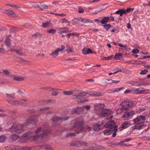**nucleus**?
Returning a JSON list of instances; mask_svg holds the SVG:
<instances>
[{"instance_id": "nucleus-58", "label": "nucleus", "mask_w": 150, "mask_h": 150, "mask_svg": "<svg viewBox=\"0 0 150 150\" xmlns=\"http://www.w3.org/2000/svg\"><path fill=\"white\" fill-rule=\"evenodd\" d=\"M81 108H82V109L83 108H85L87 110H89L90 109L91 107L90 105H83Z\"/></svg>"}, {"instance_id": "nucleus-38", "label": "nucleus", "mask_w": 150, "mask_h": 150, "mask_svg": "<svg viewBox=\"0 0 150 150\" xmlns=\"http://www.w3.org/2000/svg\"><path fill=\"white\" fill-rule=\"evenodd\" d=\"M5 43L7 47L10 46L11 45L10 39L8 38L6 39L5 41Z\"/></svg>"}, {"instance_id": "nucleus-63", "label": "nucleus", "mask_w": 150, "mask_h": 150, "mask_svg": "<svg viewBox=\"0 0 150 150\" xmlns=\"http://www.w3.org/2000/svg\"><path fill=\"white\" fill-rule=\"evenodd\" d=\"M33 37H40V34L38 33H36L33 35H32Z\"/></svg>"}, {"instance_id": "nucleus-45", "label": "nucleus", "mask_w": 150, "mask_h": 150, "mask_svg": "<svg viewBox=\"0 0 150 150\" xmlns=\"http://www.w3.org/2000/svg\"><path fill=\"white\" fill-rule=\"evenodd\" d=\"M105 80H107L108 81H111V82L108 83H110V84L112 83H118V82H120V81H115L114 80H112L111 79H106Z\"/></svg>"}, {"instance_id": "nucleus-54", "label": "nucleus", "mask_w": 150, "mask_h": 150, "mask_svg": "<svg viewBox=\"0 0 150 150\" xmlns=\"http://www.w3.org/2000/svg\"><path fill=\"white\" fill-rule=\"evenodd\" d=\"M122 71V70L121 69H120L114 72L113 73H108V74L109 76H110L111 75H112V74H115L119 72H121Z\"/></svg>"}, {"instance_id": "nucleus-10", "label": "nucleus", "mask_w": 150, "mask_h": 150, "mask_svg": "<svg viewBox=\"0 0 150 150\" xmlns=\"http://www.w3.org/2000/svg\"><path fill=\"white\" fill-rule=\"evenodd\" d=\"M111 112V110L109 109L103 110L100 112V117L101 118L107 117L110 114Z\"/></svg>"}, {"instance_id": "nucleus-64", "label": "nucleus", "mask_w": 150, "mask_h": 150, "mask_svg": "<svg viewBox=\"0 0 150 150\" xmlns=\"http://www.w3.org/2000/svg\"><path fill=\"white\" fill-rule=\"evenodd\" d=\"M33 6L35 8H40V5L38 4L37 3H34L33 4Z\"/></svg>"}, {"instance_id": "nucleus-28", "label": "nucleus", "mask_w": 150, "mask_h": 150, "mask_svg": "<svg viewBox=\"0 0 150 150\" xmlns=\"http://www.w3.org/2000/svg\"><path fill=\"white\" fill-rule=\"evenodd\" d=\"M122 117L125 120H128L131 119V118L129 116V115L127 112L124 113L122 116Z\"/></svg>"}, {"instance_id": "nucleus-35", "label": "nucleus", "mask_w": 150, "mask_h": 150, "mask_svg": "<svg viewBox=\"0 0 150 150\" xmlns=\"http://www.w3.org/2000/svg\"><path fill=\"white\" fill-rule=\"evenodd\" d=\"M71 31L69 30V28H68L67 29H63L62 31H59V33L60 34H62L63 33H68L71 32Z\"/></svg>"}, {"instance_id": "nucleus-39", "label": "nucleus", "mask_w": 150, "mask_h": 150, "mask_svg": "<svg viewBox=\"0 0 150 150\" xmlns=\"http://www.w3.org/2000/svg\"><path fill=\"white\" fill-rule=\"evenodd\" d=\"M81 21L84 23H92L93 21L88 19L81 18Z\"/></svg>"}, {"instance_id": "nucleus-44", "label": "nucleus", "mask_w": 150, "mask_h": 150, "mask_svg": "<svg viewBox=\"0 0 150 150\" xmlns=\"http://www.w3.org/2000/svg\"><path fill=\"white\" fill-rule=\"evenodd\" d=\"M131 119L132 118V116L134 115V111L133 110H130L127 112Z\"/></svg>"}, {"instance_id": "nucleus-34", "label": "nucleus", "mask_w": 150, "mask_h": 150, "mask_svg": "<svg viewBox=\"0 0 150 150\" xmlns=\"http://www.w3.org/2000/svg\"><path fill=\"white\" fill-rule=\"evenodd\" d=\"M13 79L16 81H22L24 80V78L18 76H15L13 78Z\"/></svg>"}, {"instance_id": "nucleus-49", "label": "nucleus", "mask_w": 150, "mask_h": 150, "mask_svg": "<svg viewBox=\"0 0 150 150\" xmlns=\"http://www.w3.org/2000/svg\"><path fill=\"white\" fill-rule=\"evenodd\" d=\"M47 32L51 34H55L56 33V31L55 30L53 29H50L49 30L47 31Z\"/></svg>"}, {"instance_id": "nucleus-1", "label": "nucleus", "mask_w": 150, "mask_h": 150, "mask_svg": "<svg viewBox=\"0 0 150 150\" xmlns=\"http://www.w3.org/2000/svg\"><path fill=\"white\" fill-rule=\"evenodd\" d=\"M51 131L48 129H46L43 127H40L35 130V133L36 134L32 137V133L31 132H28L23 134L20 138V140L23 142H25L29 139L33 138V139L35 140L41 138L42 140H45L47 137L48 134L50 133Z\"/></svg>"}, {"instance_id": "nucleus-4", "label": "nucleus", "mask_w": 150, "mask_h": 150, "mask_svg": "<svg viewBox=\"0 0 150 150\" xmlns=\"http://www.w3.org/2000/svg\"><path fill=\"white\" fill-rule=\"evenodd\" d=\"M120 105L122 107V109L125 110L130 108L134 106V103L132 100H125L121 103Z\"/></svg>"}, {"instance_id": "nucleus-11", "label": "nucleus", "mask_w": 150, "mask_h": 150, "mask_svg": "<svg viewBox=\"0 0 150 150\" xmlns=\"http://www.w3.org/2000/svg\"><path fill=\"white\" fill-rule=\"evenodd\" d=\"M105 127L106 128L109 127L110 128L114 127L117 129V126L116 125V124L115 122L112 120L107 122L106 125H105Z\"/></svg>"}, {"instance_id": "nucleus-13", "label": "nucleus", "mask_w": 150, "mask_h": 150, "mask_svg": "<svg viewBox=\"0 0 150 150\" xmlns=\"http://www.w3.org/2000/svg\"><path fill=\"white\" fill-rule=\"evenodd\" d=\"M82 52L84 55L88 54L93 53L92 50L90 48L86 49L83 48L82 50Z\"/></svg>"}, {"instance_id": "nucleus-47", "label": "nucleus", "mask_w": 150, "mask_h": 150, "mask_svg": "<svg viewBox=\"0 0 150 150\" xmlns=\"http://www.w3.org/2000/svg\"><path fill=\"white\" fill-rule=\"evenodd\" d=\"M50 25V23L48 22H46L43 23L42 25V26L43 28H46L49 26Z\"/></svg>"}, {"instance_id": "nucleus-31", "label": "nucleus", "mask_w": 150, "mask_h": 150, "mask_svg": "<svg viewBox=\"0 0 150 150\" xmlns=\"http://www.w3.org/2000/svg\"><path fill=\"white\" fill-rule=\"evenodd\" d=\"M7 97L9 99H14L15 94L14 93H13L12 94H8L7 93H6Z\"/></svg>"}, {"instance_id": "nucleus-41", "label": "nucleus", "mask_w": 150, "mask_h": 150, "mask_svg": "<svg viewBox=\"0 0 150 150\" xmlns=\"http://www.w3.org/2000/svg\"><path fill=\"white\" fill-rule=\"evenodd\" d=\"M111 25L109 24H106L104 25L103 27L107 31L111 27Z\"/></svg>"}, {"instance_id": "nucleus-12", "label": "nucleus", "mask_w": 150, "mask_h": 150, "mask_svg": "<svg viewBox=\"0 0 150 150\" xmlns=\"http://www.w3.org/2000/svg\"><path fill=\"white\" fill-rule=\"evenodd\" d=\"M35 117L36 116H35L32 115L30 116L29 118L28 119L27 121L24 124V125L26 126L32 122H33L36 121L37 120L35 119Z\"/></svg>"}, {"instance_id": "nucleus-17", "label": "nucleus", "mask_w": 150, "mask_h": 150, "mask_svg": "<svg viewBox=\"0 0 150 150\" xmlns=\"http://www.w3.org/2000/svg\"><path fill=\"white\" fill-rule=\"evenodd\" d=\"M84 93V92H82L78 93V94L74 96L75 97V98L74 97V98H77L81 100V99H82L85 96V95L83 94Z\"/></svg>"}, {"instance_id": "nucleus-40", "label": "nucleus", "mask_w": 150, "mask_h": 150, "mask_svg": "<svg viewBox=\"0 0 150 150\" xmlns=\"http://www.w3.org/2000/svg\"><path fill=\"white\" fill-rule=\"evenodd\" d=\"M125 110L122 108V107L120 105L119 108L117 110V114H120L122 112L124 111Z\"/></svg>"}, {"instance_id": "nucleus-56", "label": "nucleus", "mask_w": 150, "mask_h": 150, "mask_svg": "<svg viewBox=\"0 0 150 150\" xmlns=\"http://www.w3.org/2000/svg\"><path fill=\"white\" fill-rule=\"evenodd\" d=\"M66 51L68 53H69L73 51L72 48H70V47H68L67 48Z\"/></svg>"}, {"instance_id": "nucleus-48", "label": "nucleus", "mask_w": 150, "mask_h": 150, "mask_svg": "<svg viewBox=\"0 0 150 150\" xmlns=\"http://www.w3.org/2000/svg\"><path fill=\"white\" fill-rule=\"evenodd\" d=\"M76 136V134L75 133L71 132L70 133L66 135L67 137H74Z\"/></svg>"}, {"instance_id": "nucleus-3", "label": "nucleus", "mask_w": 150, "mask_h": 150, "mask_svg": "<svg viewBox=\"0 0 150 150\" xmlns=\"http://www.w3.org/2000/svg\"><path fill=\"white\" fill-rule=\"evenodd\" d=\"M23 125L22 124H14L12 126L8 129L10 132H16L18 134H20L23 132Z\"/></svg>"}, {"instance_id": "nucleus-52", "label": "nucleus", "mask_w": 150, "mask_h": 150, "mask_svg": "<svg viewBox=\"0 0 150 150\" xmlns=\"http://www.w3.org/2000/svg\"><path fill=\"white\" fill-rule=\"evenodd\" d=\"M123 140H122L120 142H119V145L121 146H124L125 147H127L129 146L127 144H124L125 142H123Z\"/></svg>"}, {"instance_id": "nucleus-24", "label": "nucleus", "mask_w": 150, "mask_h": 150, "mask_svg": "<svg viewBox=\"0 0 150 150\" xmlns=\"http://www.w3.org/2000/svg\"><path fill=\"white\" fill-rule=\"evenodd\" d=\"M8 103L17 106L19 105H22V102L18 101H9Z\"/></svg>"}, {"instance_id": "nucleus-62", "label": "nucleus", "mask_w": 150, "mask_h": 150, "mask_svg": "<svg viewBox=\"0 0 150 150\" xmlns=\"http://www.w3.org/2000/svg\"><path fill=\"white\" fill-rule=\"evenodd\" d=\"M132 140L131 138H127V139H124L123 141V142H128L130 141H131Z\"/></svg>"}, {"instance_id": "nucleus-9", "label": "nucleus", "mask_w": 150, "mask_h": 150, "mask_svg": "<svg viewBox=\"0 0 150 150\" xmlns=\"http://www.w3.org/2000/svg\"><path fill=\"white\" fill-rule=\"evenodd\" d=\"M69 119L68 117H58L57 115H54L52 119V120L53 122L55 123L59 121H66Z\"/></svg>"}, {"instance_id": "nucleus-59", "label": "nucleus", "mask_w": 150, "mask_h": 150, "mask_svg": "<svg viewBox=\"0 0 150 150\" xmlns=\"http://www.w3.org/2000/svg\"><path fill=\"white\" fill-rule=\"evenodd\" d=\"M139 52V50L137 49H134L132 51V52L133 53L135 54L138 53Z\"/></svg>"}, {"instance_id": "nucleus-20", "label": "nucleus", "mask_w": 150, "mask_h": 150, "mask_svg": "<svg viewBox=\"0 0 150 150\" xmlns=\"http://www.w3.org/2000/svg\"><path fill=\"white\" fill-rule=\"evenodd\" d=\"M125 10L124 8L118 10L117 11H116L113 13V14H119L120 16H121L123 14L125 13Z\"/></svg>"}, {"instance_id": "nucleus-27", "label": "nucleus", "mask_w": 150, "mask_h": 150, "mask_svg": "<svg viewBox=\"0 0 150 150\" xmlns=\"http://www.w3.org/2000/svg\"><path fill=\"white\" fill-rule=\"evenodd\" d=\"M18 137L17 135L16 134H13L11 135L9 138L12 141H16Z\"/></svg>"}, {"instance_id": "nucleus-21", "label": "nucleus", "mask_w": 150, "mask_h": 150, "mask_svg": "<svg viewBox=\"0 0 150 150\" xmlns=\"http://www.w3.org/2000/svg\"><path fill=\"white\" fill-rule=\"evenodd\" d=\"M40 4L39 8L41 9V10H42L45 9H47L48 8V6L45 5L43 2L40 3Z\"/></svg>"}, {"instance_id": "nucleus-53", "label": "nucleus", "mask_w": 150, "mask_h": 150, "mask_svg": "<svg viewBox=\"0 0 150 150\" xmlns=\"http://www.w3.org/2000/svg\"><path fill=\"white\" fill-rule=\"evenodd\" d=\"M6 5L7 6H11V7H14L16 9H18L19 8L18 6H16L15 5H11L10 4H6Z\"/></svg>"}, {"instance_id": "nucleus-18", "label": "nucleus", "mask_w": 150, "mask_h": 150, "mask_svg": "<svg viewBox=\"0 0 150 150\" xmlns=\"http://www.w3.org/2000/svg\"><path fill=\"white\" fill-rule=\"evenodd\" d=\"M49 91L52 92L51 94L52 96H56L58 94V92L56 89L50 88L49 89Z\"/></svg>"}, {"instance_id": "nucleus-57", "label": "nucleus", "mask_w": 150, "mask_h": 150, "mask_svg": "<svg viewBox=\"0 0 150 150\" xmlns=\"http://www.w3.org/2000/svg\"><path fill=\"white\" fill-rule=\"evenodd\" d=\"M133 9L131 8H128L126 10H125V14L126 13H129L130 11H133Z\"/></svg>"}, {"instance_id": "nucleus-22", "label": "nucleus", "mask_w": 150, "mask_h": 150, "mask_svg": "<svg viewBox=\"0 0 150 150\" xmlns=\"http://www.w3.org/2000/svg\"><path fill=\"white\" fill-rule=\"evenodd\" d=\"M118 45L121 47V49L122 50L126 51H128V48L127 45H123L121 43H119Z\"/></svg>"}, {"instance_id": "nucleus-7", "label": "nucleus", "mask_w": 150, "mask_h": 150, "mask_svg": "<svg viewBox=\"0 0 150 150\" xmlns=\"http://www.w3.org/2000/svg\"><path fill=\"white\" fill-rule=\"evenodd\" d=\"M144 88L142 87H139V88H136L134 91H138V92H137V93L138 94H150V89H145L142 90Z\"/></svg>"}, {"instance_id": "nucleus-23", "label": "nucleus", "mask_w": 150, "mask_h": 150, "mask_svg": "<svg viewBox=\"0 0 150 150\" xmlns=\"http://www.w3.org/2000/svg\"><path fill=\"white\" fill-rule=\"evenodd\" d=\"M100 125H101L96 124L93 125V129L94 131H98L100 129Z\"/></svg>"}, {"instance_id": "nucleus-30", "label": "nucleus", "mask_w": 150, "mask_h": 150, "mask_svg": "<svg viewBox=\"0 0 150 150\" xmlns=\"http://www.w3.org/2000/svg\"><path fill=\"white\" fill-rule=\"evenodd\" d=\"M134 127V129H143V128L144 127V125H139V124H138L135 125Z\"/></svg>"}, {"instance_id": "nucleus-8", "label": "nucleus", "mask_w": 150, "mask_h": 150, "mask_svg": "<svg viewBox=\"0 0 150 150\" xmlns=\"http://www.w3.org/2000/svg\"><path fill=\"white\" fill-rule=\"evenodd\" d=\"M145 120V116L142 115H139L136 118L133 120V121L135 124H140L142 123H143Z\"/></svg>"}, {"instance_id": "nucleus-42", "label": "nucleus", "mask_w": 150, "mask_h": 150, "mask_svg": "<svg viewBox=\"0 0 150 150\" xmlns=\"http://www.w3.org/2000/svg\"><path fill=\"white\" fill-rule=\"evenodd\" d=\"M6 137L5 135H2L0 136V143H3L5 140Z\"/></svg>"}, {"instance_id": "nucleus-19", "label": "nucleus", "mask_w": 150, "mask_h": 150, "mask_svg": "<svg viewBox=\"0 0 150 150\" xmlns=\"http://www.w3.org/2000/svg\"><path fill=\"white\" fill-rule=\"evenodd\" d=\"M109 21V18L108 17H105L103 19L100 21V23L103 24H106Z\"/></svg>"}, {"instance_id": "nucleus-33", "label": "nucleus", "mask_w": 150, "mask_h": 150, "mask_svg": "<svg viewBox=\"0 0 150 150\" xmlns=\"http://www.w3.org/2000/svg\"><path fill=\"white\" fill-rule=\"evenodd\" d=\"M103 104H98L95 105H94V108L95 110H100L102 108L101 107V105Z\"/></svg>"}, {"instance_id": "nucleus-6", "label": "nucleus", "mask_w": 150, "mask_h": 150, "mask_svg": "<svg viewBox=\"0 0 150 150\" xmlns=\"http://www.w3.org/2000/svg\"><path fill=\"white\" fill-rule=\"evenodd\" d=\"M87 143L82 140H77L72 143L71 144V146L79 147L82 146H87Z\"/></svg>"}, {"instance_id": "nucleus-60", "label": "nucleus", "mask_w": 150, "mask_h": 150, "mask_svg": "<svg viewBox=\"0 0 150 150\" xmlns=\"http://www.w3.org/2000/svg\"><path fill=\"white\" fill-rule=\"evenodd\" d=\"M68 28L66 27H62V28H56V30H57L59 31H62V30H63V29H67Z\"/></svg>"}, {"instance_id": "nucleus-25", "label": "nucleus", "mask_w": 150, "mask_h": 150, "mask_svg": "<svg viewBox=\"0 0 150 150\" xmlns=\"http://www.w3.org/2000/svg\"><path fill=\"white\" fill-rule=\"evenodd\" d=\"M59 51V48H57L50 55H51L53 57H56L58 55V52Z\"/></svg>"}, {"instance_id": "nucleus-37", "label": "nucleus", "mask_w": 150, "mask_h": 150, "mask_svg": "<svg viewBox=\"0 0 150 150\" xmlns=\"http://www.w3.org/2000/svg\"><path fill=\"white\" fill-rule=\"evenodd\" d=\"M127 83L132 85L137 86V84L138 83V82L135 81H129Z\"/></svg>"}, {"instance_id": "nucleus-36", "label": "nucleus", "mask_w": 150, "mask_h": 150, "mask_svg": "<svg viewBox=\"0 0 150 150\" xmlns=\"http://www.w3.org/2000/svg\"><path fill=\"white\" fill-rule=\"evenodd\" d=\"M63 93L66 95H70L73 94V92L72 91H64Z\"/></svg>"}, {"instance_id": "nucleus-43", "label": "nucleus", "mask_w": 150, "mask_h": 150, "mask_svg": "<svg viewBox=\"0 0 150 150\" xmlns=\"http://www.w3.org/2000/svg\"><path fill=\"white\" fill-rule=\"evenodd\" d=\"M119 142H117L115 141H112V142H108V144H111V145H114L115 146H118L119 145Z\"/></svg>"}, {"instance_id": "nucleus-55", "label": "nucleus", "mask_w": 150, "mask_h": 150, "mask_svg": "<svg viewBox=\"0 0 150 150\" xmlns=\"http://www.w3.org/2000/svg\"><path fill=\"white\" fill-rule=\"evenodd\" d=\"M49 107H46L45 108H41L40 109L39 111L41 112L42 111H43V112H45L47 110H49Z\"/></svg>"}, {"instance_id": "nucleus-29", "label": "nucleus", "mask_w": 150, "mask_h": 150, "mask_svg": "<svg viewBox=\"0 0 150 150\" xmlns=\"http://www.w3.org/2000/svg\"><path fill=\"white\" fill-rule=\"evenodd\" d=\"M82 109L81 107H78L74 109L73 112L75 113L79 114L80 113L81 110Z\"/></svg>"}, {"instance_id": "nucleus-32", "label": "nucleus", "mask_w": 150, "mask_h": 150, "mask_svg": "<svg viewBox=\"0 0 150 150\" xmlns=\"http://www.w3.org/2000/svg\"><path fill=\"white\" fill-rule=\"evenodd\" d=\"M145 110V108H139L138 109H137L136 110V113H140Z\"/></svg>"}, {"instance_id": "nucleus-15", "label": "nucleus", "mask_w": 150, "mask_h": 150, "mask_svg": "<svg viewBox=\"0 0 150 150\" xmlns=\"http://www.w3.org/2000/svg\"><path fill=\"white\" fill-rule=\"evenodd\" d=\"M4 13L10 16L14 17L16 16V14L14 13L11 10H6Z\"/></svg>"}, {"instance_id": "nucleus-14", "label": "nucleus", "mask_w": 150, "mask_h": 150, "mask_svg": "<svg viewBox=\"0 0 150 150\" xmlns=\"http://www.w3.org/2000/svg\"><path fill=\"white\" fill-rule=\"evenodd\" d=\"M130 126V124L128 122H125L121 125V126L119 128L120 130H121L128 127Z\"/></svg>"}, {"instance_id": "nucleus-2", "label": "nucleus", "mask_w": 150, "mask_h": 150, "mask_svg": "<svg viewBox=\"0 0 150 150\" xmlns=\"http://www.w3.org/2000/svg\"><path fill=\"white\" fill-rule=\"evenodd\" d=\"M74 121L75 122L74 125L73 126V127H78L75 130L77 134L81 132H84L88 129L89 130L91 129V128L88 125H83V122L82 120L81 117H78L75 119Z\"/></svg>"}, {"instance_id": "nucleus-61", "label": "nucleus", "mask_w": 150, "mask_h": 150, "mask_svg": "<svg viewBox=\"0 0 150 150\" xmlns=\"http://www.w3.org/2000/svg\"><path fill=\"white\" fill-rule=\"evenodd\" d=\"M148 131V134L149 135H150V127H149L147 129H145L142 132V133L144 132H145L146 131Z\"/></svg>"}, {"instance_id": "nucleus-16", "label": "nucleus", "mask_w": 150, "mask_h": 150, "mask_svg": "<svg viewBox=\"0 0 150 150\" xmlns=\"http://www.w3.org/2000/svg\"><path fill=\"white\" fill-rule=\"evenodd\" d=\"M89 95L94 96H102V94L99 92L92 91L88 93Z\"/></svg>"}, {"instance_id": "nucleus-26", "label": "nucleus", "mask_w": 150, "mask_h": 150, "mask_svg": "<svg viewBox=\"0 0 150 150\" xmlns=\"http://www.w3.org/2000/svg\"><path fill=\"white\" fill-rule=\"evenodd\" d=\"M122 54L116 53L114 57V59L115 60L120 59L122 58Z\"/></svg>"}, {"instance_id": "nucleus-46", "label": "nucleus", "mask_w": 150, "mask_h": 150, "mask_svg": "<svg viewBox=\"0 0 150 150\" xmlns=\"http://www.w3.org/2000/svg\"><path fill=\"white\" fill-rule=\"evenodd\" d=\"M113 57V55H112L108 57H103L102 58V60H110Z\"/></svg>"}, {"instance_id": "nucleus-5", "label": "nucleus", "mask_w": 150, "mask_h": 150, "mask_svg": "<svg viewBox=\"0 0 150 150\" xmlns=\"http://www.w3.org/2000/svg\"><path fill=\"white\" fill-rule=\"evenodd\" d=\"M117 130L118 129H117L114 127H112L104 130L103 133L104 135H108L112 133V137H116L117 135L116 132Z\"/></svg>"}, {"instance_id": "nucleus-51", "label": "nucleus", "mask_w": 150, "mask_h": 150, "mask_svg": "<svg viewBox=\"0 0 150 150\" xmlns=\"http://www.w3.org/2000/svg\"><path fill=\"white\" fill-rule=\"evenodd\" d=\"M123 88V87H121L120 88H112V92H117L120 91L121 89Z\"/></svg>"}, {"instance_id": "nucleus-50", "label": "nucleus", "mask_w": 150, "mask_h": 150, "mask_svg": "<svg viewBox=\"0 0 150 150\" xmlns=\"http://www.w3.org/2000/svg\"><path fill=\"white\" fill-rule=\"evenodd\" d=\"M148 72V70L147 69H144L141 71V72L140 73V75H145Z\"/></svg>"}]
</instances>
